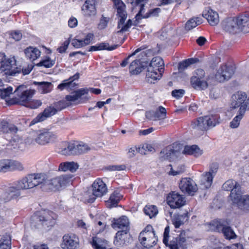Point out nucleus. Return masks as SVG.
<instances>
[{
    "label": "nucleus",
    "mask_w": 249,
    "mask_h": 249,
    "mask_svg": "<svg viewBox=\"0 0 249 249\" xmlns=\"http://www.w3.org/2000/svg\"><path fill=\"white\" fill-rule=\"evenodd\" d=\"M160 49L158 47L151 48L142 51L141 55L143 56L150 57L159 53Z\"/></svg>",
    "instance_id": "nucleus-54"
},
{
    "label": "nucleus",
    "mask_w": 249,
    "mask_h": 249,
    "mask_svg": "<svg viewBox=\"0 0 249 249\" xmlns=\"http://www.w3.org/2000/svg\"><path fill=\"white\" fill-rule=\"evenodd\" d=\"M238 33H244L249 32V16L242 15L235 18Z\"/></svg>",
    "instance_id": "nucleus-20"
},
{
    "label": "nucleus",
    "mask_w": 249,
    "mask_h": 249,
    "mask_svg": "<svg viewBox=\"0 0 249 249\" xmlns=\"http://www.w3.org/2000/svg\"><path fill=\"white\" fill-rule=\"evenodd\" d=\"M222 233L224 234V236L227 239H234L236 237L234 231L229 226H226L224 229Z\"/></svg>",
    "instance_id": "nucleus-52"
},
{
    "label": "nucleus",
    "mask_w": 249,
    "mask_h": 249,
    "mask_svg": "<svg viewBox=\"0 0 249 249\" xmlns=\"http://www.w3.org/2000/svg\"><path fill=\"white\" fill-rule=\"evenodd\" d=\"M199 62V60L197 58H190L186 59L178 63V70L179 72H182L191 65L194 64Z\"/></svg>",
    "instance_id": "nucleus-36"
},
{
    "label": "nucleus",
    "mask_w": 249,
    "mask_h": 249,
    "mask_svg": "<svg viewBox=\"0 0 249 249\" xmlns=\"http://www.w3.org/2000/svg\"><path fill=\"white\" fill-rule=\"evenodd\" d=\"M39 216H32L31 217V225L33 228L36 229H42L46 223V220H40L38 218Z\"/></svg>",
    "instance_id": "nucleus-38"
},
{
    "label": "nucleus",
    "mask_w": 249,
    "mask_h": 249,
    "mask_svg": "<svg viewBox=\"0 0 249 249\" xmlns=\"http://www.w3.org/2000/svg\"><path fill=\"white\" fill-rule=\"evenodd\" d=\"M203 150L201 149L197 145H186L184 147L183 153L187 155H193L196 157H198L202 155Z\"/></svg>",
    "instance_id": "nucleus-27"
},
{
    "label": "nucleus",
    "mask_w": 249,
    "mask_h": 249,
    "mask_svg": "<svg viewBox=\"0 0 249 249\" xmlns=\"http://www.w3.org/2000/svg\"><path fill=\"white\" fill-rule=\"evenodd\" d=\"M202 18H194L190 19L185 24V28L187 30H190L202 23Z\"/></svg>",
    "instance_id": "nucleus-40"
},
{
    "label": "nucleus",
    "mask_w": 249,
    "mask_h": 249,
    "mask_svg": "<svg viewBox=\"0 0 249 249\" xmlns=\"http://www.w3.org/2000/svg\"><path fill=\"white\" fill-rule=\"evenodd\" d=\"M188 213L177 215L173 221V224L176 228H178L180 226L184 223V221L188 220Z\"/></svg>",
    "instance_id": "nucleus-39"
},
{
    "label": "nucleus",
    "mask_w": 249,
    "mask_h": 249,
    "mask_svg": "<svg viewBox=\"0 0 249 249\" xmlns=\"http://www.w3.org/2000/svg\"><path fill=\"white\" fill-rule=\"evenodd\" d=\"M243 194L241 186H237L234 188V189L232 190L229 196L230 199L233 204L237 205L243 198L244 196Z\"/></svg>",
    "instance_id": "nucleus-28"
},
{
    "label": "nucleus",
    "mask_w": 249,
    "mask_h": 249,
    "mask_svg": "<svg viewBox=\"0 0 249 249\" xmlns=\"http://www.w3.org/2000/svg\"><path fill=\"white\" fill-rule=\"evenodd\" d=\"M91 243L94 249H107L104 246V242L102 240L97 237L92 238Z\"/></svg>",
    "instance_id": "nucleus-51"
},
{
    "label": "nucleus",
    "mask_w": 249,
    "mask_h": 249,
    "mask_svg": "<svg viewBox=\"0 0 249 249\" xmlns=\"http://www.w3.org/2000/svg\"><path fill=\"white\" fill-rule=\"evenodd\" d=\"M121 195L117 191H114L110 196L109 201L110 203V207H115L119 203Z\"/></svg>",
    "instance_id": "nucleus-49"
},
{
    "label": "nucleus",
    "mask_w": 249,
    "mask_h": 249,
    "mask_svg": "<svg viewBox=\"0 0 249 249\" xmlns=\"http://www.w3.org/2000/svg\"><path fill=\"white\" fill-rule=\"evenodd\" d=\"M36 177L37 186H40L41 188L46 185L47 183V175L45 173H35Z\"/></svg>",
    "instance_id": "nucleus-47"
},
{
    "label": "nucleus",
    "mask_w": 249,
    "mask_h": 249,
    "mask_svg": "<svg viewBox=\"0 0 249 249\" xmlns=\"http://www.w3.org/2000/svg\"><path fill=\"white\" fill-rule=\"evenodd\" d=\"M14 58H8L4 53H0V75L15 76L21 72V69L16 67Z\"/></svg>",
    "instance_id": "nucleus-2"
},
{
    "label": "nucleus",
    "mask_w": 249,
    "mask_h": 249,
    "mask_svg": "<svg viewBox=\"0 0 249 249\" xmlns=\"http://www.w3.org/2000/svg\"><path fill=\"white\" fill-rule=\"evenodd\" d=\"M146 117L150 120L158 121L164 119L166 117V110L165 108L160 106L155 110H149L145 112Z\"/></svg>",
    "instance_id": "nucleus-16"
},
{
    "label": "nucleus",
    "mask_w": 249,
    "mask_h": 249,
    "mask_svg": "<svg viewBox=\"0 0 249 249\" xmlns=\"http://www.w3.org/2000/svg\"><path fill=\"white\" fill-rule=\"evenodd\" d=\"M169 232V226H167L164 229L163 238V243L166 247H169L170 249H178L179 247L186 248V235L184 231H181L176 237H173L172 239Z\"/></svg>",
    "instance_id": "nucleus-1"
},
{
    "label": "nucleus",
    "mask_w": 249,
    "mask_h": 249,
    "mask_svg": "<svg viewBox=\"0 0 249 249\" xmlns=\"http://www.w3.org/2000/svg\"><path fill=\"white\" fill-rule=\"evenodd\" d=\"M78 148L79 155L87 153L90 149V147L88 145V144L82 142L79 143Z\"/></svg>",
    "instance_id": "nucleus-63"
},
{
    "label": "nucleus",
    "mask_w": 249,
    "mask_h": 249,
    "mask_svg": "<svg viewBox=\"0 0 249 249\" xmlns=\"http://www.w3.org/2000/svg\"><path fill=\"white\" fill-rule=\"evenodd\" d=\"M92 194L87 199L88 203H93L96 197H101L107 192L106 184L101 179H97L92 184Z\"/></svg>",
    "instance_id": "nucleus-8"
},
{
    "label": "nucleus",
    "mask_w": 249,
    "mask_h": 249,
    "mask_svg": "<svg viewBox=\"0 0 249 249\" xmlns=\"http://www.w3.org/2000/svg\"><path fill=\"white\" fill-rule=\"evenodd\" d=\"M210 225L212 227H213V228L212 229V230L219 232H222L224 229L226 227V226L224 224L223 221L221 220L213 221L210 223Z\"/></svg>",
    "instance_id": "nucleus-48"
},
{
    "label": "nucleus",
    "mask_w": 249,
    "mask_h": 249,
    "mask_svg": "<svg viewBox=\"0 0 249 249\" xmlns=\"http://www.w3.org/2000/svg\"><path fill=\"white\" fill-rule=\"evenodd\" d=\"M237 206L243 212H247L249 211V195H244L243 198L237 204Z\"/></svg>",
    "instance_id": "nucleus-37"
},
{
    "label": "nucleus",
    "mask_w": 249,
    "mask_h": 249,
    "mask_svg": "<svg viewBox=\"0 0 249 249\" xmlns=\"http://www.w3.org/2000/svg\"><path fill=\"white\" fill-rule=\"evenodd\" d=\"M24 53L26 56L32 61L35 60L40 55V52L38 49L32 47L25 49Z\"/></svg>",
    "instance_id": "nucleus-35"
},
{
    "label": "nucleus",
    "mask_w": 249,
    "mask_h": 249,
    "mask_svg": "<svg viewBox=\"0 0 249 249\" xmlns=\"http://www.w3.org/2000/svg\"><path fill=\"white\" fill-rule=\"evenodd\" d=\"M36 142L39 145H45L47 143V131L45 129L38 131Z\"/></svg>",
    "instance_id": "nucleus-41"
},
{
    "label": "nucleus",
    "mask_w": 249,
    "mask_h": 249,
    "mask_svg": "<svg viewBox=\"0 0 249 249\" xmlns=\"http://www.w3.org/2000/svg\"><path fill=\"white\" fill-rule=\"evenodd\" d=\"M234 68L232 66L223 65L217 70L215 78L219 82H224L230 79L234 73Z\"/></svg>",
    "instance_id": "nucleus-10"
},
{
    "label": "nucleus",
    "mask_w": 249,
    "mask_h": 249,
    "mask_svg": "<svg viewBox=\"0 0 249 249\" xmlns=\"http://www.w3.org/2000/svg\"><path fill=\"white\" fill-rule=\"evenodd\" d=\"M41 104L42 103L40 100H30V101L25 105V107L32 109H35L40 107L41 105Z\"/></svg>",
    "instance_id": "nucleus-60"
},
{
    "label": "nucleus",
    "mask_w": 249,
    "mask_h": 249,
    "mask_svg": "<svg viewBox=\"0 0 249 249\" xmlns=\"http://www.w3.org/2000/svg\"><path fill=\"white\" fill-rule=\"evenodd\" d=\"M245 112L244 108H242L241 111H239V114L236 115L230 123V126L232 128H235L238 127L240 122L242 119Z\"/></svg>",
    "instance_id": "nucleus-45"
},
{
    "label": "nucleus",
    "mask_w": 249,
    "mask_h": 249,
    "mask_svg": "<svg viewBox=\"0 0 249 249\" xmlns=\"http://www.w3.org/2000/svg\"><path fill=\"white\" fill-rule=\"evenodd\" d=\"M25 88L24 85L19 86L15 91L17 92L18 96L16 103L24 106L31 100L35 93V90L34 89L24 90Z\"/></svg>",
    "instance_id": "nucleus-9"
},
{
    "label": "nucleus",
    "mask_w": 249,
    "mask_h": 249,
    "mask_svg": "<svg viewBox=\"0 0 249 249\" xmlns=\"http://www.w3.org/2000/svg\"><path fill=\"white\" fill-rule=\"evenodd\" d=\"M117 9V13L125 11V5L122 0H113Z\"/></svg>",
    "instance_id": "nucleus-62"
},
{
    "label": "nucleus",
    "mask_w": 249,
    "mask_h": 249,
    "mask_svg": "<svg viewBox=\"0 0 249 249\" xmlns=\"http://www.w3.org/2000/svg\"><path fill=\"white\" fill-rule=\"evenodd\" d=\"M213 168L211 167L209 172H205L201 175L200 180V186L202 189H207L211 187L214 177L217 172V165L213 164Z\"/></svg>",
    "instance_id": "nucleus-11"
},
{
    "label": "nucleus",
    "mask_w": 249,
    "mask_h": 249,
    "mask_svg": "<svg viewBox=\"0 0 249 249\" xmlns=\"http://www.w3.org/2000/svg\"><path fill=\"white\" fill-rule=\"evenodd\" d=\"M76 86V84L74 82H72L71 81H69L68 79L64 80L62 83L59 84L57 88L61 90H62L64 89H66L67 90H72L74 88H75Z\"/></svg>",
    "instance_id": "nucleus-42"
},
{
    "label": "nucleus",
    "mask_w": 249,
    "mask_h": 249,
    "mask_svg": "<svg viewBox=\"0 0 249 249\" xmlns=\"http://www.w3.org/2000/svg\"><path fill=\"white\" fill-rule=\"evenodd\" d=\"M83 14L87 17L96 15L97 11L95 6L94 0H87L82 7Z\"/></svg>",
    "instance_id": "nucleus-23"
},
{
    "label": "nucleus",
    "mask_w": 249,
    "mask_h": 249,
    "mask_svg": "<svg viewBox=\"0 0 249 249\" xmlns=\"http://www.w3.org/2000/svg\"><path fill=\"white\" fill-rule=\"evenodd\" d=\"M78 167V164L74 162H65L60 164L58 170L64 172L70 171L73 173L77 170Z\"/></svg>",
    "instance_id": "nucleus-31"
},
{
    "label": "nucleus",
    "mask_w": 249,
    "mask_h": 249,
    "mask_svg": "<svg viewBox=\"0 0 249 249\" xmlns=\"http://www.w3.org/2000/svg\"><path fill=\"white\" fill-rule=\"evenodd\" d=\"M5 164L6 172L13 170L22 171L24 169L22 164L17 161L5 160Z\"/></svg>",
    "instance_id": "nucleus-34"
},
{
    "label": "nucleus",
    "mask_w": 249,
    "mask_h": 249,
    "mask_svg": "<svg viewBox=\"0 0 249 249\" xmlns=\"http://www.w3.org/2000/svg\"><path fill=\"white\" fill-rule=\"evenodd\" d=\"M168 204L173 208H178L183 206L185 203V197L183 196L173 192L167 198Z\"/></svg>",
    "instance_id": "nucleus-17"
},
{
    "label": "nucleus",
    "mask_w": 249,
    "mask_h": 249,
    "mask_svg": "<svg viewBox=\"0 0 249 249\" xmlns=\"http://www.w3.org/2000/svg\"><path fill=\"white\" fill-rule=\"evenodd\" d=\"M205 72L202 69L196 70L191 78V84L196 89L204 90L208 87L207 81L205 79Z\"/></svg>",
    "instance_id": "nucleus-7"
},
{
    "label": "nucleus",
    "mask_w": 249,
    "mask_h": 249,
    "mask_svg": "<svg viewBox=\"0 0 249 249\" xmlns=\"http://www.w3.org/2000/svg\"><path fill=\"white\" fill-rule=\"evenodd\" d=\"M118 15L120 18L118 23V28L121 29L123 26H124L125 20L127 18V14L125 11L117 13Z\"/></svg>",
    "instance_id": "nucleus-59"
},
{
    "label": "nucleus",
    "mask_w": 249,
    "mask_h": 249,
    "mask_svg": "<svg viewBox=\"0 0 249 249\" xmlns=\"http://www.w3.org/2000/svg\"><path fill=\"white\" fill-rule=\"evenodd\" d=\"M68 106V104L65 101H59L53 103L48 107V118L56 114Z\"/></svg>",
    "instance_id": "nucleus-24"
},
{
    "label": "nucleus",
    "mask_w": 249,
    "mask_h": 249,
    "mask_svg": "<svg viewBox=\"0 0 249 249\" xmlns=\"http://www.w3.org/2000/svg\"><path fill=\"white\" fill-rule=\"evenodd\" d=\"M71 180V178L68 175H62L48 179V192L59 191L69 184Z\"/></svg>",
    "instance_id": "nucleus-4"
},
{
    "label": "nucleus",
    "mask_w": 249,
    "mask_h": 249,
    "mask_svg": "<svg viewBox=\"0 0 249 249\" xmlns=\"http://www.w3.org/2000/svg\"><path fill=\"white\" fill-rule=\"evenodd\" d=\"M126 230L118 231L115 237L114 244L117 247H123L129 242L131 239L130 234Z\"/></svg>",
    "instance_id": "nucleus-18"
},
{
    "label": "nucleus",
    "mask_w": 249,
    "mask_h": 249,
    "mask_svg": "<svg viewBox=\"0 0 249 249\" xmlns=\"http://www.w3.org/2000/svg\"><path fill=\"white\" fill-rule=\"evenodd\" d=\"M128 219L126 216H123L118 219H116L112 223V227L114 228H118L122 230H126L128 231Z\"/></svg>",
    "instance_id": "nucleus-26"
},
{
    "label": "nucleus",
    "mask_w": 249,
    "mask_h": 249,
    "mask_svg": "<svg viewBox=\"0 0 249 249\" xmlns=\"http://www.w3.org/2000/svg\"><path fill=\"white\" fill-rule=\"evenodd\" d=\"M235 18H228L224 19L221 23L222 28L230 34L238 33Z\"/></svg>",
    "instance_id": "nucleus-19"
},
{
    "label": "nucleus",
    "mask_w": 249,
    "mask_h": 249,
    "mask_svg": "<svg viewBox=\"0 0 249 249\" xmlns=\"http://www.w3.org/2000/svg\"><path fill=\"white\" fill-rule=\"evenodd\" d=\"M179 187L181 191L190 195H193L197 190V187L195 181L191 178H183L180 181Z\"/></svg>",
    "instance_id": "nucleus-14"
},
{
    "label": "nucleus",
    "mask_w": 249,
    "mask_h": 249,
    "mask_svg": "<svg viewBox=\"0 0 249 249\" xmlns=\"http://www.w3.org/2000/svg\"><path fill=\"white\" fill-rule=\"evenodd\" d=\"M129 72L131 74L136 75L141 72L144 69L140 59H136L132 61L129 67Z\"/></svg>",
    "instance_id": "nucleus-29"
},
{
    "label": "nucleus",
    "mask_w": 249,
    "mask_h": 249,
    "mask_svg": "<svg viewBox=\"0 0 249 249\" xmlns=\"http://www.w3.org/2000/svg\"><path fill=\"white\" fill-rule=\"evenodd\" d=\"M18 130L17 127L13 124H9L4 120L0 122V131L5 133H16Z\"/></svg>",
    "instance_id": "nucleus-30"
},
{
    "label": "nucleus",
    "mask_w": 249,
    "mask_h": 249,
    "mask_svg": "<svg viewBox=\"0 0 249 249\" xmlns=\"http://www.w3.org/2000/svg\"><path fill=\"white\" fill-rule=\"evenodd\" d=\"M89 92L88 89H81L72 93L71 95L66 96V99L68 101L74 102L80 98L82 96L87 94Z\"/></svg>",
    "instance_id": "nucleus-32"
},
{
    "label": "nucleus",
    "mask_w": 249,
    "mask_h": 249,
    "mask_svg": "<svg viewBox=\"0 0 249 249\" xmlns=\"http://www.w3.org/2000/svg\"><path fill=\"white\" fill-rule=\"evenodd\" d=\"M47 119V108H45L43 112L40 113L35 118H34L30 123L29 126H31L37 123L41 122Z\"/></svg>",
    "instance_id": "nucleus-50"
},
{
    "label": "nucleus",
    "mask_w": 249,
    "mask_h": 249,
    "mask_svg": "<svg viewBox=\"0 0 249 249\" xmlns=\"http://www.w3.org/2000/svg\"><path fill=\"white\" fill-rule=\"evenodd\" d=\"M18 186L20 188L24 190L33 188L37 186L36 174L28 175L21 180H18Z\"/></svg>",
    "instance_id": "nucleus-15"
},
{
    "label": "nucleus",
    "mask_w": 249,
    "mask_h": 249,
    "mask_svg": "<svg viewBox=\"0 0 249 249\" xmlns=\"http://www.w3.org/2000/svg\"><path fill=\"white\" fill-rule=\"evenodd\" d=\"M57 215L52 211L48 212V227H53L56 223Z\"/></svg>",
    "instance_id": "nucleus-56"
},
{
    "label": "nucleus",
    "mask_w": 249,
    "mask_h": 249,
    "mask_svg": "<svg viewBox=\"0 0 249 249\" xmlns=\"http://www.w3.org/2000/svg\"><path fill=\"white\" fill-rule=\"evenodd\" d=\"M219 117L217 116H204L198 118L196 123L192 124V127L201 130L207 129L209 127H213L219 124Z\"/></svg>",
    "instance_id": "nucleus-6"
},
{
    "label": "nucleus",
    "mask_w": 249,
    "mask_h": 249,
    "mask_svg": "<svg viewBox=\"0 0 249 249\" xmlns=\"http://www.w3.org/2000/svg\"><path fill=\"white\" fill-rule=\"evenodd\" d=\"M33 84L37 86L38 91L41 93H47V82H34Z\"/></svg>",
    "instance_id": "nucleus-58"
},
{
    "label": "nucleus",
    "mask_w": 249,
    "mask_h": 249,
    "mask_svg": "<svg viewBox=\"0 0 249 249\" xmlns=\"http://www.w3.org/2000/svg\"><path fill=\"white\" fill-rule=\"evenodd\" d=\"M163 68H157L154 69L151 67H148L146 78L149 82L152 83V80L160 79L162 76Z\"/></svg>",
    "instance_id": "nucleus-25"
},
{
    "label": "nucleus",
    "mask_w": 249,
    "mask_h": 249,
    "mask_svg": "<svg viewBox=\"0 0 249 249\" xmlns=\"http://www.w3.org/2000/svg\"><path fill=\"white\" fill-rule=\"evenodd\" d=\"M118 45H114L113 46H109V44L106 42L100 43L95 46H92L90 47L89 49V52L101 51L107 50L108 51H112L118 47Z\"/></svg>",
    "instance_id": "nucleus-33"
},
{
    "label": "nucleus",
    "mask_w": 249,
    "mask_h": 249,
    "mask_svg": "<svg viewBox=\"0 0 249 249\" xmlns=\"http://www.w3.org/2000/svg\"><path fill=\"white\" fill-rule=\"evenodd\" d=\"M194 0H159L161 2L162 5L170 4L175 2H177L178 4H180L183 1H185L189 3H191Z\"/></svg>",
    "instance_id": "nucleus-61"
},
{
    "label": "nucleus",
    "mask_w": 249,
    "mask_h": 249,
    "mask_svg": "<svg viewBox=\"0 0 249 249\" xmlns=\"http://www.w3.org/2000/svg\"><path fill=\"white\" fill-rule=\"evenodd\" d=\"M21 190L23 189L18 187V181L14 183V185L7 187L0 194V204L8 202L12 199L19 197L21 195Z\"/></svg>",
    "instance_id": "nucleus-5"
},
{
    "label": "nucleus",
    "mask_w": 249,
    "mask_h": 249,
    "mask_svg": "<svg viewBox=\"0 0 249 249\" xmlns=\"http://www.w3.org/2000/svg\"><path fill=\"white\" fill-rule=\"evenodd\" d=\"M247 98V94L245 92H238L232 97V101L231 103V107L236 108V107H240L239 111H241L242 108H244V111L245 112L247 107L246 103Z\"/></svg>",
    "instance_id": "nucleus-12"
},
{
    "label": "nucleus",
    "mask_w": 249,
    "mask_h": 249,
    "mask_svg": "<svg viewBox=\"0 0 249 249\" xmlns=\"http://www.w3.org/2000/svg\"><path fill=\"white\" fill-rule=\"evenodd\" d=\"M139 240L141 244L145 248L150 249L155 246L158 241L157 237L152 227L148 225L139 234Z\"/></svg>",
    "instance_id": "nucleus-3"
},
{
    "label": "nucleus",
    "mask_w": 249,
    "mask_h": 249,
    "mask_svg": "<svg viewBox=\"0 0 249 249\" xmlns=\"http://www.w3.org/2000/svg\"><path fill=\"white\" fill-rule=\"evenodd\" d=\"M145 49V47H144L143 46H142V47L138 48L137 49H136L133 53H132L131 54L129 55L126 58H125L122 61V62L121 63V67H125L128 64V62H129V59L131 57L136 55L137 53L141 52L143 50Z\"/></svg>",
    "instance_id": "nucleus-55"
},
{
    "label": "nucleus",
    "mask_w": 249,
    "mask_h": 249,
    "mask_svg": "<svg viewBox=\"0 0 249 249\" xmlns=\"http://www.w3.org/2000/svg\"><path fill=\"white\" fill-rule=\"evenodd\" d=\"M237 186H240V185L235 181L232 179H229L223 184L222 188L223 190L226 191H231V192L232 190Z\"/></svg>",
    "instance_id": "nucleus-44"
},
{
    "label": "nucleus",
    "mask_w": 249,
    "mask_h": 249,
    "mask_svg": "<svg viewBox=\"0 0 249 249\" xmlns=\"http://www.w3.org/2000/svg\"><path fill=\"white\" fill-rule=\"evenodd\" d=\"M202 15L212 26L216 25L219 22L218 14L211 8H206L203 11Z\"/></svg>",
    "instance_id": "nucleus-22"
},
{
    "label": "nucleus",
    "mask_w": 249,
    "mask_h": 249,
    "mask_svg": "<svg viewBox=\"0 0 249 249\" xmlns=\"http://www.w3.org/2000/svg\"><path fill=\"white\" fill-rule=\"evenodd\" d=\"M13 88L11 87H8L7 88H0V97L2 99H5L9 97L12 93Z\"/></svg>",
    "instance_id": "nucleus-57"
},
{
    "label": "nucleus",
    "mask_w": 249,
    "mask_h": 249,
    "mask_svg": "<svg viewBox=\"0 0 249 249\" xmlns=\"http://www.w3.org/2000/svg\"><path fill=\"white\" fill-rule=\"evenodd\" d=\"M163 66L164 62L163 59L160 57L158 56L153 58L148 67H151L154 69H156L163 68Z\"/></svg>",
    "instance_id": "nucleus-43"
},
{
    "label": "nucleus",
    "mask_w": 249,
    "mask_h": 249,
    "mask_svg": "<svg viewBox=\"0 0 249 249\" xmlns=\"http://www.w3.org/2000/svg\"><path fill=\"white\" fill-rule=\"evenodd\" d=\"M33 216H38L39 219L47 221V212L45 209L37 211L34 214Z\"/></svg>",
    "instance_id": "nucleus-64"
},
{
    "label": "nucleus",
    "mask_w": 249,
    "mask_h": 249,
    "mask_svg": "<svg viewBox=\"0 0 249 249\" xmlns=\"http://www.w3.org/2000/svg\"><path fill=\"white\" fill-rule=\"evenodd\" d=\"M79 245L78 238L73 234H66L63 237L61 248L63 249H76Z\"/></svg>",
    "instance_id": "nucleus-13"
},
{
    "label": "nucleus",
    "mask_w": 249,
    "mask_h": 249,
    "mask_svg": "<svg viewBox=\"0 0 249 249\" xmlns=\"http://www.w3.org/2000/svg\"><path fill=\"white\" fill-rule=\"evenodd\" d=\"M180 154L178 149H175L173 146H168L160 152V158L162 160H174Z\"/></svg>",
    "instance_id": "nucleus-21"
},
{
    "label": "nucleus",
    "mask_w": 249,
    "mask_h": 249,
    "mask_svg": "<svg viewBox=\"0 0 249 249\" xmlns=\"http://www.w3.org/2000/svg\"><path fill=\"white\" fill-rule=\"evenodd\" d=\"M145 214L150 218L156 215L158 213L157 208L154 205H146L143 209Z\"/></svg>",
    "instance_id": "nucleus-46"
},
{
    "label": "nucleus",
    "mask_w": 249,
    "mask_h": 249,
    "mask_svg": "<svg viewBox=\"0 0 249 249\" xmlns=\"http://www.w3.org/2000/svg\"><path fill=\"white\" fill-rule=\"evenodd\" d=\"M71 142H68L60 149L59 153L65 156H70L71 155Z\"/></svg>",
    "instance_id": "nucleus-53"
}]
</instances>
